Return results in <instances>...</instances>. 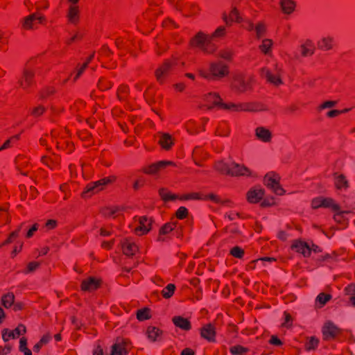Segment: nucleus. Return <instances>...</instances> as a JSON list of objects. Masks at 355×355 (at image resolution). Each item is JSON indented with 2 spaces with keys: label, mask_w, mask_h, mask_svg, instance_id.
I'll return each mask as SVG.
<instances>
[{
  "label": "nucleus",
  "mask_w": 355,
  "mask_h": 355,
  "mask_svg": "<svg viewBox=\"0 0 355 355\" xmlns=\"http://www.w3.org/2000/svg\"><path fill=\"white\" fill-rule=\"evenodd\" d=\"M211 37L209 35L198 32L190 41L192 47L198 48L207 54L214 53L215 49L210 46Z\"/></svg>",
  "instance_id": "obj_1"
},
{
  "label": "nucleus",
  "mask_w": 355,
  "mask_h": 355,
  "mask_svg": "<svg viewBox=\"0 0 355 355\" xmlns=\"http://www.w3.org/2000/svg\"><path fill=\"white\" fill-rule=\"evenodd\" d=\"M113 180V178L107 177L96 182L88 184L81 194L82 197L84 198H88L93 195L103 191L106 186L111 184Z\"/></svg>",
  "instance_id": "obj_2"
},
{
  "label": "nucleus",
  "mask_w": 355,
  "mask_h": 355,
  "mask_svg": "<svg viewBox=\"0 0 355 355\" xmlns=\"http://www.w3.org/2000/svg\"><path fill=\"white\" fill-rule=\"evenodd\" d=\"M199 75L205 78H210L211 77L223 78L226 76L228 73V67L223 62H212L210 64V73H207L202 69H199Z\"/></svg>",
  "instance_id": "obj_3"
},
{
  "label": "nucleus",
  "mask_w": 355,
  "mask_h": 355,
  "mask_svg": "<svg viewBox=\"0 0 355 355\" xmlns=\"http://www.w3.org/2000/svg\"><path fill=\"white\" fill-rule=\"evenodd\" d=\"M279 175L275 172H269L263 177V184L271 191L278 196H282L285 193V190L282 188L280 183Z\"/></svg>",
  "instance_id": "obj_4"
},
{
  "label": "nucleus",
  "mask_w": 355,
  "mask_h": 355,
  "mask_svg": "<svg viewBox=\"0 0 355 355\" xmlns=\"http://www.w3.org/2000/svg\"><path fill=\"white\" fill-rule=\"evenodd\" d=\"M251 78L243 74H237L231 84L232 91L236 94H243L250 88Z\"/></svg>",
  "instance_id": "obj_5"
},
{
  "label": "nucleus",
  "mask_w": 355,
  "mask_h": 355,
  "mask_svg": "<svg viewBox=\"0 0 355 355\" xmlns=\"http://www.w3.org/2000/svg\"><path fill=\"white\" fill-rule=\"evenodd\" d=\"M291 248L297 252L301 253L304 257H308L311 255V252H318L320 251L319 248L314 244H309L301 240H295L293 241Z\"/></svg>",
  "instance_id": "obj_6"
},
{
  "label": "nucleus",
  "mask_w": 355,
  "mask_h": 355,
  "mask_svg": "<svg viewBox=\"0 0 355 355\" xmlns=\"http://www.w3.org/2000/svg\"><path fill=\"white\" fill-rule=\"evenodd\" d=\"M134 232L137 235L146 234L151 230L152 219L146 216L135 218Z\"/></svg>",
  "instance_id": "obj_7"
},
{
  "label": "nucleus",
  "mask_w": 355,
  "mask_h": 355,
  "mask_svg": "<svg viewBox=\"0 0 355 355\" xmlns=\"http://www.w3.org/2000/svg\"><path fill=\"white\" fill-rule=\"evenodd\" d=\"M229 175L233 177L252 178L255 176L254 172L245 165L236 162H231V170L228 171Z\"/></svg>",
  "instance_id": "obj_8"
},
{
  "label": "nucleus",
  "mask_w": 355,
  "mask_h": 355,
  "mask_svg": "<svg viewBox=\"0 0 355 355\" xmlns=\"http://www.w3.org/2000/svg\"><path fill=\"white\" fill-rule=\"evenodd\" d=\"M281 72L282 68L279 67L277 64L275 66L274 74H272L266 67H263L260 71L261 76L266 78L268 82L275 85H279L282 83L280 78Z\"/></svg>",
  "instance_id": "obj_9"
},
{
  "label": "nucleus",
  "mask_w": 355,
  "mask_h": 355,
  "mask_svg": "<svg viewBox=\"0 0 355 355\" xmlns=\"http://www.w3.org/2000/svg\"><path fill=\"white\" fill-rule=\"evenodd\" d=\"M311 207L313 209L318 208H329L331 209H336L338 208V204L331 198H324L319 196L315 198L311 201Z\"/></svg>",
  "instance_id": "obj_10"
},
{
  "label": "nucleus",
  "mask_w": 355,
  "mask_h": 355,
  "mask_svg": "<svg viewBox=\"0 0 355 355\" xmlns=\"http://www.w3.org/2000/svg\"><path fill=\"white\" fill-rule=\"evenodd\" d=\"M265 189L259 185L252 187L246 193V200L249 203L256 204L263 199Z\"/></svg>",
  "instance_id": "obj_11"
},
{
  "label": "nucleus",
  "mask_w": 355,
  "mask_h": 355,
  "mask_svg": "<svg viewBox=\"0 0 355 355\" xmlns=\"http://www.w3.org/2000/svg\"><path fill=\"white\" fill-rule=\"evenodd\" d=\"M26 333V328L23 324L18 325L14 330L4 329L2 331V338L5 342H8L10 339H15Z\"/></svg>",
  "instance_id": "obj_12"
},
{
  "label": "nucleus",
  "mask_w": 355,
  "mask_h": 355,
  "mask_svg": "<svg viewBox=\"0 0 355 355\" xmlns=\"http://www.w3.org/2000/svg\"><path fill=\"white\" fill-rule=\"evenodd\" d=\"M35 20H37L40 24H43L45 21V17L42 15H38L36 13H33L28 16H26L22 19V28L25 30L34 29V21Z\"/></svg>",
  "instance_id": "obj_13"
},
{
  "label": "nucleus",
  "mask_w": 355,
  "mask_h": 355,
  "mask_svg": "<svg viewBox=\"0 0 355 355\" xmlns=\"http://www.w3.org/2000/svg\"><path fill=\"white\" fill-rule=\"evenodd\" d=\"M254 135L258 140L263 143H270L273 137L272 131L264 126L257 127L254 130Z\"/></svg>",
  "instance_id": "obj_14"
},
{
  "label": "nucleus",
  "mask_w": 355,
  "mask_h": 355,
  "mask_svg": "<svg viewBox=\"0 0 355 355\" xmlns=\"http://www.w3.org/2000/svg\"><path fill=\"white\" fill-rule=\"evenodd\" d=\"M222 19L227 26H231L233 22L241 23L244 21L239 11L236 8H232L229 14L225 12H223Z\"/></svg>",
  "instance_id": "obj_15"
},
{
  "label": "nucleus",
  "mask_w": 355,
  "mask_h": 355,
  "mask_svg": "<svg viewBox=\"0 0 355 355\" xmlns=\"http://www.w3.org/2000/svg\"><path fill=\"white\" fill-rule=\"evenodd\" d=\"M35 71L32 69H25L21 78L19 80V85L22 89H27L33 85Z\"/></svg>",
  "instance_id": "obj_16"
},
{
  "label": "nucleus",
  "mask_w": 355,
  "mask_h": 355,
  "mask_svg": "<svg viewBox=\"0 0 355 355\" xmlns=\"http://www.w3.org/2000/svg\"><path fill=\"white\" fill-rule=\"evenodd\" d=\"M317 46L321 51H330L334 48V38L329 35H323L318 40Z\"/></svg>",
  "instance_id": "obj_17"
},
{
  "label": "nucleus",
  "mask_w": 355,
  "mask_h": 355,
  "mask_svg": "<svg viewBox=\"0 0 355 355\" xmlns=\"http://www.w3.org/2000/svg\"><path fill=\"white\" fill-rule=\"evenodd\" d=\"M121 249L127 256L134 255L138 250V247L132 239H125L121 241Z\"/></svg>",
  "instance_id": "obj_18"
},
{
  "label": "nucleus",
  "mask_w": 355,
  "mask_h": 355,
  "mask_svg": "<svg viewBox=\"0 0 355 355\" xmlns=\"http://www.w3.org/2000/svg\"><path fill=\"white\" fill-rule=\"evenodd\" d=\"M206 102V106L208 107H217L220 109V105H223V101L220 96L216 92H209L204 97Z\"/></svg>",
  "instance_id": "obj_19"
},
{
  "label": "nucleus",
  "mask_w": 355,
  "mask_h": 355,
  "mask_svg": "<svg viewBox=\"0 0 355 355\" xmlns=\"http://www.w3.org/2000/svg\"><path fill=\"white\" fill-rule=\"evenodd\" d=\"M67 18L69 23L76 24L80 18V8L77 4H69L67 11Z\"/></svg>",
  "instance_id": "obj_20"
},
{
  "label": "nucleus",
  "mask_w": 355,
  "mask_h": 355,
  "mask_svg": "<svg viewBox=\"0 0 355 355\" xmlns=\"http://www.w3.org/2000/svg\"><path fill=\"white\" fill-rule=\"evenodd\" d=\"M267 110L263 104L259 102H248L241 103V112H257Z\"/></svg>",
  "instance_id": "obj_21"
},
{
  "label": "nucleus",
  "mask_w": 355,
  "mask_h": 355,
  "mask_svg": "<svg viewBox=\"0 0 355 355\" xmlns=\"http://www.w3.org/2000/svg\"><path fill=\"white\" fill-rule=\"evenodd\" d=\"M339 333V329L331 322H327L322 328L324 338L329 340L334 338Z\"/></svg>",
  "instance_id": "obj_22"
},
{
  "label": "nucleus",
  "mask_w": 355,
  "mask_h": 355,
  "mask_svg": "<svg viewBox=\"0 0 355 355\" xmlns=\"http://www.w3.org/2000/svg\"><path fill=\"white\" fill-rule=\"evenodd\" d=\"M302 56L308 57L314 54L315 46L314 42L311 40H306L302 42L300 47Z\"/></svg>",
  "instance_id": "obj_23"
},
{
  "label": "nucleus",
  "mask_w": 355,
  "mask_h": 355,
  "mask_svg": "<svg viewBox=\"0 0 355 355\" xmlns=\"http://www.w3.org/2000/svg\"><path fill=\"white\" fill-rule=\"evenodd\" d=\"M100 279L96 277H88L83 281L81 288L85 291H93L98 288Z\"/></svg>",
  "instance_id": "obj_24"
},
{
  "label": "nucleus",
  "mask_w": 355,
  "mask_h": 355,
  "mask_svg": "<svg viewBox=\"0 0 355 355\" xmlns=\"http://www.w3.org/2000/svg\"><path fill=\"white\" fill-rule=\"evenodd\" d=\"M162 330L155 326H148L146 331L148 339L151 342H156L161 340Z\"/></svg>",
  "instance_id": "obj_25"
},
{
  "label": "nucleus",
  "mask_w": 355,
  "mask_h": 355,
  "mask_svg": "<svg viewBox=\"0 0 355 355\" xmlns=\"http://www.w3.org/2000/svg\"><path fill=\"white\" fill-rule=\"evenodd\" d=\"M331 210L335 212L334 214V220L340 224L345 223L348 220L347 215L352 212L350 209L341 210L339 205L338 209Z\"/></svg>",
  "instance_id": "obj_26"
},
{
  "label": "nucleus",
  "mask_w": 355,
  "mask_h": 355,
  "mask_svg": "<svg viewBox=\"0 0 355 355\" xmlns=\"http://www.w3.org/2000/svg\"><path fill=\"white\" fill-rule=\"evenodd\" d=\"M127 353V343L123 340L117 341L112 347L111 355H126Z\"/></svg>",
  "instance_id": "obj_27"
},
{
  "label": "nucleus",
  "mask_w": 355,
  "mask_h": 355,
  "mask_svg": "<svg viewBox=\"0 0 355 355\" xmlns=\"http://www.w3.org/2000/svg\"><path fill=\"white\" fill-rule=\"evenodd\" d=\"M231 162L225 159H220L215 162L214 168L216 171L229 175V171L231 170Z\"/></svg>",
  "instance_id": "obj_28"
},
{
  "label": "nucleus",
  "mask_w": 355,
  "mask_h": 355,
  "mask_svg": "<svg viewBox=\"0 0 355 355\" xmlns=\"http://www.w3.org/2000/svg\"><path fill=\"white\" fill-rule=\"evenodd\" d=\"M279 5L282 11L286 15L292 14L296 7V3L294 0H280Z\"/></svg>",
  "instance_id": "obj_29"
},
{
  "label": "nucleus",
  "mask_w": 355,
  "mask_h": 355,
  "mask_svg": "<svg viewBox=\"0 0 355 355\" xmlns=\"http://www.w3.org/2000/svg\"><path fill=\"white\" fill-rule=\"evenodd\" d=\"M174 139L168 133H161L159 139V144L165 150H168L173 145Z\"/></svg>",
  "instance_id": "obj_30"
},
{
  "label": "nucleus",
  "mask_w": 355,
  "mask_h": 355,
  "mask_svg": "<svg viewBox=\"0 0 355 355\" xmlns=\"http://www.w3.org/2000/svg\"><path fill=\"white\" fill-rule=\"evenodd\" d=\"M201 336L209 341H214L215 338V329L211 324L205 325L201 329Z\"/></svg>",
  "instance_id": "obj_31"
},
{
  "label": "nucleus",
  "mask_w": 355,
  "mask_h": 355,
  "mask_svg": "<svg viewBox=\"0 0 355 355\" xmlns=\"http://www.w3.org/2000/svg\"><path fill=\"white\" fill-rule=\"evenodd\" d=\"M273 44L274 42L272 40L265 38L261 40V42L259 46V49L264 55H270L272 53Z\"/></svg>",
  "instance_id": "obj_32"
},
{
  "label": "nucleus",
  "mask_w": 355,
  "mask_h": 355,
  "mask_svg": "<svg viewBox=\"0 0 355 355\" xmlns=\"http://www.w3.org/2000/svg\"><path fill=\"white\" fill-rule=\"evenodd\" d=\"M334 184L338 189H346L348 187V181L343 174L335 173Z\"/></svg>",
  "instance_id": "obj_33"
},
{
  "label": "nucleus",
  "mask_w": 355,
  "mask_h": 355,
  "mask_svg": "<svg viewBox=\"0 0 355 355\" xmlns=\"http://www.w3.org/2000/svg\"><path fill=\"white\" fill-rule=\"evenodd\" d=\"M173 322L176 327L183 330H189L191 329L190 322L182 316H175L173 318Z\"/></svg>",
  "instance_id": "obj_34"
},
{
  "label": "nucleus",
  "mask_w": 355,
  "mask_h": 355,
  "mask_svg": "<svg viewBox=\"0 0 355 355\" xmlns=\"http://www.w3.org/2000/svg\"><path fill=\"white\" fill-rule=\"evenodd\" d=\"M184 126L187 131L190 134H196L201 130L200 123L193 119L189 120Z\"/></svg>",
  "instance_id": "obj_35"
},
{
  "label": "nucleus",
  "mask_w": 355,
  "mask_h": 355,
  "mask_svg": "<svg viewBox=\"0 0 355 355\" xmlns=\"http://www.w3.org/2000/svg\"><path fill=\"white\" fill-rule=\"evenodd\" d=\"M267 31L266 24L263 21L257 23L254 26V32L257 38L260 39L263 37Z\"/></svg>",
  "instance_id": "obj_36"
},
{
  "label": "nucleus",
  "mask_w": 355,
  "mask_h": 355,
  "mask_svg": "<svg viewBox=\"0 0 355 355\" xmlns=\"http://www.w3.org/2000/svg\"><path fill=\"white\" fill-rule=\"evenodd\" d=\"M175 225L173 223H166L163 227H162L159 230L158 241H164L165 240L164 236L170 233L175 228Z\"/></svg>",
  "instance_id": "obj_37"
},
{
  "label": "nucleus",
  "mask_w": 355,
  "mask_h": 355,
  "mask_svg": "<svg viewBox=\"0 0 355 355\" xmlns=\"http://www.w3.org/2000/svg\"><path fill=\"white\" fill-rule=\"evenodd\" d=\"M171 67V64L168 62H165L156 71V77L159 81H161Z\"/></svg>",
  "instance_id": "obj_38"
},
{
  "label": "nucleus",
  "mask_w": 355,
  "mask_h": 355,
  "mask_svg": "<svg viewBox=\"0 0 355 355\" xmlns=\"http://www.w3.org/2000/svg\"><path fill=\"white\" fill-rule=\"evenodd\" d=\"M14 300V294L12 293H8L2 296L1 304L5 308L8 309L10 308L13 304Z\"/></svg>",
  "instance_id": "obj_39"
},
{
  "label": "nucleus",
  "mask_w": 355,
  "mask_h": 355,
  "mask_svg": "<svg viewBox=\"0 0 355 355\" xmlns=\"http://www.w3.org/2000/svg\"><path fill=\"white\" fill-rule=\"evenodd\" d=\"M217 56L226 61H230L233 57V51L228 48L222 49L217 53Z\"/></svg>",
  "instance_id": "obj_40"
},
{
  "label": "nucleus",
  "mask_w": 355,
  "mask_h": 355,
  "mask_svg": "<svg viewBox=\"0 0 355 355\" xmlns=\"http://www.w3.org/2000/svg\"><path fill=\"white\" fill-rule=\"evenodd\" d=\"M175 290V286L173 284H168L162 291V295L164 298L168 299L173 296Z\"/></svg>",
  "instance_id": "obj_41"
},
{
  "label": "nucleus",
  "mask_w": 355,
  "mask_h": 355,
  "mask_svg": "<svg viewBox=\"0 0 355 355\" xmlns=\"http://www.w3.org/2000/svg\"><path fill=\"white\" fill-rule=\"evenodd\" d=\"M151 318L150 310L148 308L139 309L137 313V318L140 320H146Z\"/></svg>",
  "instance_id": "obj_42"
},
{
  "label": "nucleus",
  "mask_w": 355,
  "mask_h": 355,
  "mask_svg": "<svg viewBox=\"0 0 355 355\" xmlns=\"http://www.w3.org/2000/svg\"><path fill=\"white\" fill-rule=\"evenodd\" d=\"M220 109L233 112H241V103L236 104L233 103H223V105H220Z\"/></svg>",
  "instance_id": "obj_43"
},
{
  "label": "nucleus",
  "mask_w": 355,
  "mask_h": 355,
  "mask_svg": "<svg viewBox=\"0 0 355 355\" xmlns=\"http://www.w3.org/2000/svg\"><path fill=\"white\" fill-rule=\"evenodd\" d=\"M226 28L223 26L218 27L215 31L209 35L211 40H216L223 37L226 34Z\"/></svg>",
  "instance_id": "obj_44"
},
{
  "label": "nucleus",
  "mask_w": 355,
  "mask_h": 355,
  "mask_svg": "<svg viewBox=\"0 0 355 355\" xmlns=\"http://www.w3.org/2000/svg\"><path fill=\"white\" fill-rule=\"evenodd\" d=\"M338 104V101L327 100L322 102L318 107V110L321 112L326 109H331Z\"/></svg>",
  "instance_id": "obj_45"
},
{
  "label": "nucleus",
  "mask_w": 355,
  "mask_h": 355,
  "mask_svg": "<svg viewBox=\"0 0 355 355\" xmlns=\"http://www.w3.org/2000/svg\"><path fill=\"white\" fill-rule=\"evenodd\" d=\"M230 352L232 355H245L248 349L241 345H234L230 347Z\"/></svg>",
  "instance_id": "obj_46"
},
{
  "label": "nucleus",
  "mask_w": 355,
  "mask_h": 355,
  "mask_svg": "<svg viewBox=\"0 0 355 355\" xmlns=\"http://www.w3.org/2000/svg\"><path fill=\"white\" fill-rule=\"evenodd\" d=\"M40 266V263L37 261H31L27 264L26 267L23 270L22 272L24 274H30L34 272L39 268Z\"/></svg>",
  "instance_id": "obj_47"
},
{
  "label": "nucleus",
  "mask_w": 355,
  "mask_h": 355,
  "mask_svg": "<svg viewBox=\"0 0 355 355\" xmlns=\"http://www.w3.org/2000/svg\"><path fill=\"white\" fill-rule=\"evenodd\" d=\"M160 170H161V168L159 166L158 162L148 166H146L143 168V171L145 173L150 174V175L156 174Z\"/></svg>",
  "instance_id": "obj_48"
},
{
  "label": "nucleus",
  "mask_w": 355,
  "mask_h": 355,
  "mask_svg": "<svg viewBox=\"0 0 355 355\" xmlns=\"http://www.w3.org/2000/svg\"><path fill=\"white\" fill-rule=\"evenodd\" d=\"M182 200H203V197L198 193H187L183 196H182L180 198Z\"/></svg>",
  "instance_id": "obj_49"
},
{
  "label": "nucleus",
  "mask_w": 355,
  "mask_h": 355,
  "mask_svg": "<svg viewBox=\"0 0 355 355\" xmlns=\"http://www.w3.org/2000/svg\"><path fill=\"white\" fill-rule=\"evenodd\" d=\"M318 343H319V340L318 338H316L315 337H311L309 338L306 344V349L307 350H312V349H315L318 345Z\"/></svg>",
  "instance_id": "obj_50"
},
{
  "label": "nucleus",
  "mask_w": 355,
  "mask_h": 355,
  "mask_svg": "<svg viewBox=\"0 0 355 355\" xmlns=\"http://www.w3.org/2000/svg\"><path fill=\"white\" fill-rule=\"evenodd\" d=\"M159 195L161 198L165 201L172 200L176 198V197L174 195L168 192L165 189H162L159 190Z\"/></svg>",
  "instance_id": "obj_51"
},
{
  "label": "nucleus",
  "mask_w": 355,
  "mask_h": 355,
  "mask_svg": "<svg viewBox=\"0 0 355 355\" xmlns=\"http://www.w3.org/2000/svg\"><path fill=\"white\" fill-rule=\"evenodd\" d=\"M331 299V295L324 293H320L316 298V302L322 306Z\"/></svg>",
  "instance_id": "obj_52"
},
{
  "label": "nucleus",
  "mask_w": 355,
  "mask_h": 355,
  "mask_svg": "<svg viewBox=\"0 0 355 355\" xmlns=\"http://www.w3.org/2000/svg\"><path fill=\"white\" fill-rule=\"evenodd\" d=\"M346 292L348 295H351L350 302L352 305L355 306V285H350L346 288Z\"/></svg>",
  "instance_id": "obj_53"
},
{
  "label": "nucleus",
  "mask_w": 355,
  "mask_h": 355,
  "mask_svg": "<svg viewBox=\"0 0 355 355\" xmlns=\"http://www.w3.org/2000/svg\"><path fill=\"white\" fill-rule=\"evenodd\" d=\"M42 162L49 168H52L53 165L56 162L52 157L44 155L41 158Z\"/></svg>",
  "instance_id": "obj_54"
},
{
  "label": "nucleus",
  "mask_w": 355,
  "mask_h": 355,
  "mask_svg": "<svg viewBox=\"0 0 355 355\" xmlns=\"http://www.w3.org/2000/svg\"><path fill=\"white\" fill-rule=\"evenodd\" d=\"M188 214L187 209L184 207H180L176 211V216L179 219H183Z\"/></svg>",
  "instance_id": "obj_55"
},
{
  "label": "nucleus",
  "mask_w": 355,
  "mask_h": 355,
  "mask_svg": "<svg viewBox=\"0 0 355 355\" xmlns=\"http://www.w3.org/2000/svg\"><path fill=\"white\" fill-rule=\"evenodd\" d=\"M231 254L236 258H241L243 254V250L239 247H234L231 251Z\"/></svg>",
  "instance_id": "obj_56"
},
{
  "label": "nucleus",
  "mask_w": 355,
  "mask_h": 355,
  "mask_svg": "<svg viewBox=\"0 0 355 355\" xmlns=\"http://www.w3.org/2000/svg\"><path fill=\"white\" fill-rule=\"evenodd\" d=\"M19 230H20V227H19L16 231L12 232L10 234L8 239L2 245H6V244L10 243L14 239L17 238L19 236Z\"/></svg>",
  "instance_id": "obj_57"
},
{
  "label": "nucleus",
  "mask_w": 355,
  "mask_h": 355,
  "mask_svg": "<svg viewBox=\"0 0 355 355\" xmlns=\"http://www.w3.org/2000/svg\"><path fill=\"white\" fill-rule=\"evenodd\" d=\"M203 200H210L216 203L220 202V198L218 196H216L214 193H211L207 196H205V197H203Z\"/></svg>",
  "instance_id": "obj_58"
},
{
  "label": "nucleus",
  "mask_w": 355,
  "mask_h": 355,
  "mask_svg": "<svg viewBox=\"0 0 355 355\" xmlns=\"http://www.w3.org/2000/svg\"><path fill=\"white\" fill-rule=\"evenodd\" d=\"M292 325V318L290 314L285 313V320L282 323V326L286 328L291 327Z\"/></svg>",
  "instance_id": "obj_59"
},
{
  "label": "nucleus",
  "mask_w": 355,
  "mask_h": 355,
  "mask_svg": "<svg viewBox=\"0 0 355 355\" xmlns=\"http://www.w3.org/2000/svg\"><path fill=\"white\" fill-rule=\"evenodd\" d=\"M44 112V107L41 106V105H40V106H37V107H35L32 110V114L35 116H39L41 114H42Z\"/></svg>",
  "instance_id": "obj_60"
},
{
  "label": "nucleus",
  "mask_w": 355,
  "mask_h": 355,
  "mask_svg": "<svg viewBox=\"0 0 355 355\" xmlns=\"http://www.w3.org/2000/svg\"><path fill=\"white\" fill-rule=\"evenodd\" d=\"M274 204H275V199L272 197H270V198L264 199L261 202V205L262 207H269V206L273 205Z\"/></svg>",
  "instance_id": "obj_61"
},
{
  "label": "nucleus",
  "mask_w": 355,
  "mask_h": 355,
  "mask_svg": "<svg viewBox=\"0 0 355 355\" xmlns=\"http://www.w3.org/2000/svg\"><path fill=\"white\" fill-rule=\"evenodd\" d=\"M341 114V112L338 110H331L326 113V116L327 118H335L338 115Z\"/></svg>",
  "instance_id": "obj_62"
},
{
  "label": "nucleus",
  "mask_w": 355,
  "mask_h": 355,
  "mask_svg": "<svg viewBox=\"0 0 355 355\" xmlns=\"http://www.w3.org/2000/svg\"><path fill=\"white\" fill-rule=\"evenodd\" d=\"M51 339V336L49 334H46L42 337L39 342L44 346L46 345L50 341Z\"/></svg>",
  "instance_id": "obj_63"
},
{
  "label": "nucleus",
  "mask_w": 355,
  "mask_h": 355,
  "mask_svg": "<svg viewBox=\"0 0 355 355\" xmlns=\"http://www.w3.org/2000/svg\"><path fill=\"white\" fill-rule=\"evenodd\" d=\"M57 225V222L55 220H49L46 223V227L47 230H53L54 229Z\"/></svg>",
  "instance_id": "obj_64"
}]
</instances>
